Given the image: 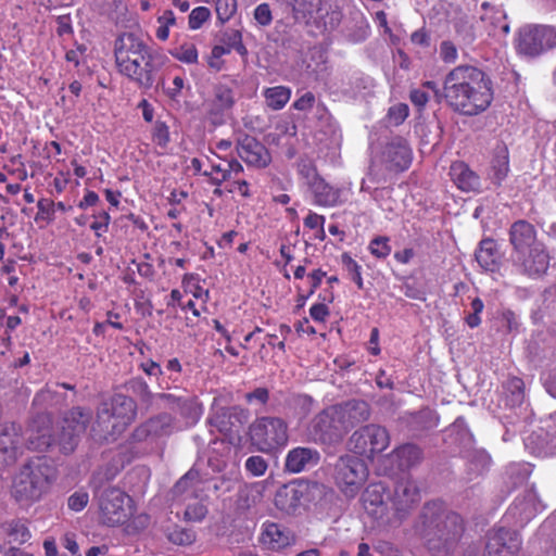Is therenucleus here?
<instances>
[{
  "mask_svg": "<svg viewBox=\"0 0 556 556\" xmlns=\"http://www.w3.org/2000/svg\"><path fill=\"white\" fill-rule=\"evenodd\" d=\"M443 99L459 114L477 115L485 111L493 100L492 81L476 66H456L444 78Z\"/></svg>",
  "mask_w": 556,
  "mask_h": 556,
  "instance_id": "f257e3e1",
  "label": "nucleus"
},
{
  "mask_svg": "<svg viewBox=\"0 0 556 556\" xmlns=\"http://www.w3.org/2000/svg\"><path fill=\"white\" fill-rule=\"evenodd\" d=\"M369 417L370 407L365 401L351 400L331 405L309 420L305 437L308 442L334 446L343 441L351 429L367 421Z\"/></svg>",
  "mask_w": 556,
  "mask_h": 556,
  "instance_id": "f03ea898",
  "label": "nucleus"
},
{
  "mask_svg": "<svg viewBox=\"0 0 556 556\" xmlns=\"http://www.w3.org/2000/svg\"><path fill=\"white\" fill-rule=\"evenodd\" d=\"M419 533L432 553H448L464 533L462 516L440 502H430L422 508Z\"/></svg>",
  "mask_w": 556,
  "mask_h": 556,
  "instance_id": "7ed1b4c3",
  "label": "nucleus"
},
{
  "mask_svg": "<svg viewBox=\"0 0 556 556\" xmlns=\"http://www.w3.org/2000/svg\"><path fill=\"white\" fill-rule=\"evenodd\" d=\"M93 415L90 408L76 406L65 413L62 426L56 437L50 432V419L48 416H39L35 422H40L38 428L29 435V447L37 451H46L52 444L60 445L63 453H72L77 446L80 438L86 433L92 421Z\"/></svg>",
  "mask_w": 556,
  "mask_h": 556,
  "instance_id": "20e7f679",
  "label": "nucleus"
},
{
  "mask_svg": "<svg viewBox=\"0 0 556 556\" xmlns=\"http://www.w3.org/2000/svg\"><path fill=\"white\" fill-rule=\"evenodd\" d=\"M136 415L137 406L130 396L114 394L98 410L91 435L97 441H114L135 420Z\"/></svg>",
  "mask_w": 556,
  "mask_h": 556,
  "instance_id": "39448f33",
  "label": "nucleus"
},
{
  "mask_svg": "<svg viewBox=\"0 0 556 556\" xmlns=\"http://www.w3.org/2000/svg\"><path fill=\"white\" fill-rule=\"evenodd\" d=\"M53 470L43 459L25 464L12 485V496L22 504L38 501L50 484Z\"/></svg>",
  "mask_w": 556,
  "mask_h": 556,
  "instance_id": "423d86ee",
  "label": "nucleus"
},
{
  "mask_svg": "<svg viewBox=\"0 0 556 556\" xmlns=\"http://www.w3.org/2000/svg\"><path fill=\"white\" fill-rule=\"evenodd\" d=\"M368 478V467L364 459L355 454L340 456L333 466V479L337 486L349 497L357 494Z\"/></svg>",
  "mask_w": 556,
  "mask_h": 556,
  "instance_id": "0eeeda50",
  "label": "nucleus"
},
{
  "mask_svg": "<svg viewBox=\"0 0 556 556\" xmlns=\"http://www.w3.org/2000/svg\"><path fill=\"white\" fill-rule=\"evenodd\" d=\"M389 431L376 424H368L356 429L348 440V448L357 456L372 460L390 445Z\"/></svg>",
  "mask_w": 556,
  "mask_h": 556,
  "instance_id": "6e6552de",
  "label": "nucleus"
},
{
  "mask_svg": "<svg viewBox=\"0 0 556 556\" xmlns=\"http://www.w3.org/2000/svg\"><path fill=\"white\" fill-rule=\"evenodd\" d=\"M250 437L258 451L268 453L288 443V425L279 417H261L250 427Z\"/></svg>",
  "mask_w": 556,
  "mask_h": 556,
  "instance_id": "1a4fd4ad",
  "label": "nucleus"
},
{
  "mask_svg": "<svg viewBox=\"0 0 556 556\" xmlns=\"http://www.w3.org/2000/svg\"><path fill=\"white\" fill-rule=\"evenodd\" d=\"M130 497L117 488H109L99 495L100 520L114 527L125 523L131 515Z\"/></svg>",
  "mask_w": 556,
  "mask_h": 556,
  "instance_id": "9d476101",
  "label": "nucleus"
},
{
  "mask_svg": "<svg viewBox=\"0 0 556 556\" xmlns=\"http://www.w3.org/2000/svg\"><path fill=\"white\" fill-rule=\"evenodd\" d=\"M516 47L520 54L536 56L556 47V30L549 26H523L519 29Z\"/></svg>",
  "mask_w": 556,
  "mask_h": 556,
  "instance_id": "9b49d317",
  "label": "nucleus"
},
{
  "mask_svg": "<svg viewBox=\"0 0 556 556\" xmlns=\"http://www.w3.org/2000/svg\"><path fill=\"white\" fill-rule=\"evenodd\" d=\"M141 58L142 60H140V56H137V59H132L117 66V70L140 89L148 90L152 88L155 81L159 66L156 64V56L152 50L141 54Z\"/></svg>",
  "mask_w": 556,
  "mask_h": 556,
  "instance_id": "f8f14e48",
  "label": "nucleus"
},
{
  "mask_svg": "<svg viewBox=\"0 0 556 556\" xmlns=\"http://www.w3.org/2000/svg\"><path fill=\"white\" fill-rule=\"evenodd\" d=\"M142 34L139 30L124 31L114 42V56L116 67L150 51ZM142 60V58H140Z\"/></svg>",
  "mask_w": 556,
  "mask_h": 556,
  "instance_id": "ddd939ff",
  "label": "nucleus"
},
{
  "mask_svg": "<svg viewBox=\"0 0 556 556\" xmlns=\"http://www.w3.org/2000/svg\"><path fill=\"white\" fill-rule=\"evenodd\" d=\"M380 162L389 172H403L412 163V149L402 137H394L381 150Z\"/></svg>",
  "mask_w": 556,
  "mask_h": 556,
  "instance_id": "4468645a",
  "label": "nucleus"
},
{
  "mask_svg": "<svg viewBox=\"0 0 556 556\" xmlns=\"http://www.w3.org/2000/svg\"><path fill=\"white\" fill-rule=\"evenodd\" d=\"M521 546L518 533L506 528L489 531L485 556H517Z\"/></svg>",
  "mask_w": 556,
  "mask_h": 556,
  "instance_id": "2eb2a0df",
  "label": "nucleus"
},
{
  "mask_svg": "<svg viewBox=\"0 0 556 556\" xmlns=\"http://www.w3.org/2000/svg\"><path fill=\"white\" fill-rule=\"evenodd\" d=\"M511 260L520 273L530 277L543 275L549 266V255L544 244L533 247L519 254H511Z\"/></svg>",
  "mask_w": 556,
  "mask_h": 556,
  "instance_id": "dca6fc26",
  "label": "nucleus"
},
{
  "mask_svg": "<svg viewBox=\"0 0 556 556\" xmlns=\"http://www.w3.org/2000/svg\"><path fill=\"white\" fill-rule=\"evenodd\" d=\"M22 444V429L18 425L0 424V468L15 463Z\"/></svg>",
  "mask_w": 556,
  "mask_h": 556,
  "instance_id": "f3484780",
  "label": "nucleus"
},
{
  "mask_svg": "<svg viewBox=\"0 0 556 556\" xmlns=\"http://www.w3.org/2000/svg\"><path fill=\"white\" fill-rule=\"evenodd\" d=\"M237 153L250 166L262 168L270 162V154L266 147L248 135L238 141Z\"/></svg>",
  "mask_w": 556,
  "mask_h": 556,
  "instance_id": "a211bd4d",
  "label": "nucleus"
},
{
  "mask_svg": "<svg viewBox=\"0 0 556 556\" xmlns=\"http://www.w3.org/2000/svg\"><path fill=\"white\" fill-rule=\"evenodd\" d=\"M308 191L313 203L323 207L340 206L346 202V194L342 188L327 182L323 177L318 179Z\"/></svg>",
  "mask_w": 556,
  "mask_h": 556,
  "instance_id": "6ab92c4d",
  "label": "nucleus"
},
{
  "mask_svg": "<svg viewBox=\"0 0 556 556\" xmlns=\"http://www.w3.org/2000/svg\"><path fill=\"white\" fill-rule=\"evenodd\" d=\"M245 421L247 414L238 406L215 408L208 417V424L222 433H230Z\"/></svg>",
  "mask_w": 556,
  "mask_h": 556,
  "instance_id": "aec40b11",
  "label": "nucleus"
},
{
  "mask_svg": "<svg viewBox=\"0 0 556 556\" xmlns=\"http://www.w3.org/2000/svg\"><path fill=\"white\" fill-rule=\"evenodd\" d=\"M362 502L367 514L374 519L381 521L389 520L386 490L382 484L376 483L368 485L362 495Z\"/></svg>",
  "mask_w": 556,
  "mask_h": 556,
  "instance_id": "412c9836",
  "label": "nucleus"
},
{
  "mask_svg": "<svg viewBox=\"0 0 556 556\" xmlns=\"http://www.w3.org/2000/svg\"><path fill=\"white\" fill-rule=\"evenodd\" d=\"M172 425L173 417L169 414H160L138 426L132 432V439L137 442H141L148 439L167 435L172 431Z\"/></svg>",
  "mask_w": 556,
  "mask_h": 556,
  "instance_id": "4be33fe9",
  "label": "nucleus"
},
{
  "mask_svg": "<svg viewBox=\"0 0 556 556\" xmlns=\"http://www.w3.org/2000/svg\"><path fill=\"white\" fill-rule=\"evenodd\" d=\"M420 500L417 482L410 477L399 480L394 488L393 506L397 514L407 511Z\"/></svg>",
  "mask_w": 556,
  "mask_h": 556,
  "instance_id": "5701e85b",
  "label": "nucleus"
},
{
  "mask_svg": "<svg viewBox=\"0 0 556 556\" xmlns=\"http://www.w3.org/2000/svg\"><path fill=\"white\" fill-rule=\"evenodd\" d=\"M509 241L514 247L513 254H519L533 247L543 245L536 240V231L533 225L522 219L510 226Z\"/></svg>",
  "mask_w": 556,
  "mask_h": 556,
  "instance_id": "b1692460",
  "label": "nucleus"
},
{
  "mask_svg": "<svg viewBox=\"0 0 556 556\" xmlns=\"http://www.w3.org/2000/svg\"><path fill=\"white\" fill-rule=\"evenodd\" d=\"M233 104V90L226 84L218 83L213 88L212 98L206 102L207 113L214 122H217L227 111L231 110Z\"/></svg>",
  "mask_w": 556,
  "mask_h": 556,
  "instance_id": "393cba45",
  "label": "nucleus"
},
{
  "mask_svg": "<svg viewBox=\"0 0 556 556\" xmlns=\"http://www.w3.org/2000/svg\"><path fill=\"white\" fill-rule=\"evenodd\" d=\"M265 481H256L242 485L237 493L236 507L240 511H247L263 502L266 491Z\"/></svg>",
  "mask_w": 556,
  "mask_h": 556,
  "instance_id": "a878e982",
  "label": "nucleus"
},
{
  "mask_svg": "<svg viewBox=\"0 0 556 556\" xmlns=\"http://www.w3.org/2000/svg\"><path fill=\"white\" fill-rule=\"evenodd\" d=\"M388 457L396 464L402 471L417 466L424 458L422 450L413 443H405L394 448Z\"/></svg>",
  "mask_w": 556,
  "mask_h": 556,
  "instance_id": "bb28decb",
  "label": "nucleus"
},
{
  "mask_svg": "<svg viewBox=\"0 0 556 556\" xmlns=\"http://www.w3.org/2000/svg\"><path fill=\"white\" fill-rule=\"evenodd\" d=\"M302 497V485L289 483L278 489L274 501L278 509L287 514H293L301 505Z\"/></svg>",
  "mask_w": 556,
  "mask_h": 556,
  "instance_id": "cd10ccee",
  "label": "nucleus"
},
{
  "mask_svg": "<svg viewBox=\"0 0 556 556\" xmlns=\"http://www.w3.org/2000/svg\"><path fill=\"white\" fill-rule=\"evenodd\" d=\"M319 459L318 451L309 447H295L287 455L286 468L290 472H301L309 465H317Z\"/></svg>",
  "mask_w": 556,
  "mask_h": 556,
  "instance_id": "c85d7f7f",
  "label": "nucleus"
},
{
  "mask_svg": "<svg viewBox=\"0 0 556 556\" xmlns=\"http://www.w3.org/2000/svg\"><path fill=\"white\" fill-rule=\"evenodd\" d=\"M450 175L455 185L463 191H476L480 187V178L464 162L451 165Z\"/></svg>",
  "mask_w": 556,
  "mask_h": 556,
  "instance_id": "c756f323",
  "label": "nucleus"
},
{
  "mask_svg": "<svg viewBox=\"0 0 556 556\" xmlns=\"http://www.w3.org/2000/svg\"><path fill=\"white\" fill-rule=\"evenodd\" d=\"M293 541V535L277 523H266L262 532L261 542L273 551H279Z\"/></svg>",
  "mask_w": 556,
  "mask_h": 556,
  "instance_id": "7c9ffc66",
  "label": "nucleus"
},
{
  "mask_svg": "<svg viewBox=\"0 0 556 556\" xmlns=\"http://www.w3.org/2000/svg\"><path fill=\"white\" fill-rule=\"evenodd\" d=\"M476 260L483 269L492 273L497 270L500 265V253L496 242L492 239L482 240L476 251Z\"/></svg>",
  "mask_w": 556,
  "mask_h": 556,
  "instance_id": "2f4dec72",
  "label": "nucleus"
},
{
  "mask_svg": "<svg viewBox=\"0 0 556 556\" xmlns=\"http://www.w3.org/2000/svg\"><path fill=\"white\" fill-rule=\"evenodd\" d=\"M481 8L484 13L480 16L481 21L484 23H489L488 33L489 35H497V31L506 35L509 31V26L506 23V14L505 12L495 7H490L488 2H483Z\"/></svg>",
  "mask_w": 556,
  "mask_h": 556,
  "instance_id": "473e14b6",
  "label": "nucleus"
},
{
  "mask_svg": "<svg viewBox=\"0 0 556 556\" xmlns=\"http://www.w3.org/2000/svg\"><path fill=\"white\" fill-rule=\"evenodd\" d=\"M291 89L286 86L269 87L264 90L266 105L274 111L281 110L289 102Z\"/></svg>",
  "mask_w": 556,
  "mask_h": 556,
  "instance_id": "72a5a7b5",
  "label": "nucleus"
},
{
  "mask_svg": "<svg viewBox=\"0 0 556 556\" xmlns=\"http://www.w3.org/2000/svg\"><path fill=\"white\" fill-rule=\"evenodd\" d=\"M4 531L12 542L18 544L27 542L31 536L26 523L18 519L7 522Z\"/></svg>",
  "mask_w": 556,
  "mask_h": 556,
  "instance_id": "f704fd0d",
  "label": "nucleus"
},
{
  "mask_svg": "<svg viewBox=\"0 0 556 556\" xmlns=\"http://www.w3.org/2000/svg\"><path fill=\"white\" fill-rule=\"evenodd\" d=\"M464 457L469 462L471 470L476 473L486 470L491 463L489 454L483 450H468Z\"/></svg>",
  "mask_w": 556,
  "mask_h": 556,
  "instance_id": "c9c22d12",
  "label": "nucleus"
},
{
  "mask_svg": "<svg viewBox=\"0 0 556 556\" xmlns=\"http://www.w3.org/2000/svg\"><path fill=\"white\" fill-rule=\"evenodd\" d=\"M125 389L130 394L137 396L141 402L149 404L154 395L149 390L146 381L141 378H132L125 383Z\"/></svg>",
  "mask_w": 556,
  "mask_h": 556,
  "instance_id": "e433bc0d",
  "label": "nucleus"
},
{
  "mask_svg": "<svg viewBox=\"0 0 556 556\" xmlns=\"http://www.w3.org/2000/svg\"><path fill=\"white\" fill-rule=\"evenodd\" d=\"M176 412L191 422L197 421L200 417V408L195 400L190 395L182 396Z\"/></svg>",
  "mask_w": 556,
  "mask_h": 556,
  "instance_id": "4c0bfd02",
  "label": "nucleus"
},
{
  "mask_svg": "<svg viewBox=\"0 0 556 556\" xmlns=\"http://www.w3.org/2000/svg\"><path fill=\"white\" fill-rule=\"evenodd\" d=\"M298 173L301 178L304 180L305 186L311 188L313 184H315L321 176L318 174V170L315 164L309 160H301L298 163Z\"/></svg>",
  "mask_w": 556,
  "mask_h": 556,
  "instance_id": "58836bf2",
  "label": "nucleus"
},
{
  "mask_svg": "<svg viewBox=\"0 0 556 556\" xmlns=\"http://www.w3.org/2000/svg\"><path fill=\"white\" fill-rule=\"evenodd\" d=\"M390 239L386 236H377L368 244V250L372 256L379 260L387 258L392 249L390 245Z\"/></svg>",
  "mask_w": 556,
  "mask_h": 556,
  "instance_id": "ea45409f",
  "label": "nucleus"
},
{
  "mask_svg": "<svg viewBox=\"0 0 556 556\" xmlns=\"http://www.w3.org/2000/svg\"><path fill=\"white\" fill-rule=\"evenodd\" d=\"M341 262L350 278L356 283L357 288L359 290L364 289L362 267L357 264V262L353 260L348 253L342 254Z\"/></svg>",
  "mask_w": 556,
  "mask_h": 556,
  "instance_id": "a19ab883",
  "label": "nucleus"
},
{
  "mask_svg": "<svg viewBox=\"0 0 556 556\" xmlns=\"http://www.w3.org/2000/svg\"><path fill=\"white\" fill-rule=\"evenodd\" d=\"M172 55L186 64H195L198 62V50L193 43L185 42L177 47Z\"/></svg>",
  "mask_w": 556,
  "mask_h": 556,
  "instance_id": "79ce46f5",
  "label": "nucleus"
},
{
  "mask_svg": "<svg viewBox=\"0 0 556 556\" xmlns=\"http://www.w3.org/2000/svg\"><path fill=\"white\" fill-rule=\"evenodd\" d=\"M523 381L518 377L509 378L505 383V389L510 392L513 405L521 404L525 397Z\"/></svg>",
  "mask_w": 556,
  "mask_h": 556,
  "instance_id": "37998d69",
  "label": "nucleus"
},
{
  "mask_svg": "<svg viewBox=\"0 0 556 556\" xmlns=\"http://www.w3.org/2000/svg\"><path fill=\"white\" fill-rule=\"evenodd\" d=\"M216 14L217 18L225 23L231 18L237 10L236 0H216Z\"/></svg>",
  "mask_w": 556,
  "mask_h": 556,
  "instance_id": "c03bdc74",
  "label": "nucleus"
},
{
  "mask_svg": "<svg viewBox=\"0 0 556 556\" xmlns=\"http://www.w3.org/2000/svg\"><path fill=\"white\" fill-rule=\"evenodd\" d=\"M245 470L254 477L263 476L267 468L268 464L262 456L255 455L250 456L244 464Z\"/></svg>",
  "mask_w": 556,
  "mask_h": 556,
  "instance_id": "a18cd8bd",
  "label": "nucleus"
},
{
  "mask_svg": "<svg viewBox=\"0 0 556 556\" xmlns=\"http://www.w3.org/2000/svg\"><path fill=\"white\" fill-rule=\"evenodd\" d=\"M207 515V507L202 503L190 504L186 507L184 516L187 521L199 522Z\"/></svg>",
  "mask_w": 556,
  "mask_h": 556,
  "instance_id": "49530a36",
  "label": "nucleus"
},
{
  "mask_svg": "<svg viewBox=\"0 0 556 556\" xmlns=\"http://www.w3.org/2000/svg\"><path fill=\"white\" fill-rule=\"evenodd\" d=\"M211 16V11L206 7H198L189 14V27L199 29Z\"/></svg>",
  "mask_w": 556,
  "mask_h": 556,
  "instance_id": "de8ad7c7",
  "label": "nucleus"
},
{
  "mask_svg": "<svg viewBox=\"0 0 556 556\" xmlns=\"http://www.w3.org/2000/svg\"><path fill=\"white\" fill-rule=\"evenodd\" d=\"M408 116V106L404 103H399L393 106H391L388 111V119L389 123L399 126L401 125L406 117Z\"/></svg>",
  "mask_w": 556,
  "mask_h": 556,
  "instance_id": "09e8293b",
  "label": "nucleus"
},
{
  "mask_svg": "<svg viewBox=\"0 0 556 556\" xmlns=\"http://www.w3.org/2000/svg\"><path fill=\"white\" fill-rule=\"evenodd\" d=\"M508 161L506 156L496 157L492 163V179L495 184L500 185L507 176Z\"/></svg>",
  "mask_w": 556,
  "mask_h": 556,
  "instance_id": "8fccbe9b",
  "label": "nucleus"
},
{
  "mask_svg": "<svg viewBox=\"0 0 556 556\" xmlns=\"http://www.w3.org/2000/svg\"><path fill=\"white\" fill-rule=\"evenodd\" d=\"M203 175L210 176L212 178V182L216 186H219L223 181L229 179V175L227 174L226 169V163H212L211 170L204 172Z\"/></svg>",
  "mask_w": 556,
  "mask_h": 556,
  "instance_id": "3c124183",
  "label": "nucleus"
},
{
  "mask_svg": "<svg viewBox=\"0 0 556 556\" xmlns=\"http://www.w3.org/2000/svg\"><path fill=\"white\" fill-rule=\"evenodd\" d=\"M168 540L178 545H189L194 541V533L187 529L176 528L169 532Z\"/></svg>",
  "mask_w": 556,
  "mask_h": 556,
  "instance_id": "603ef678",
  "label": "nucleus"
},
{
  "mask_svg": "<svg viewBox=\"0 0 556 556\" xmlns=\"http://www.w3.org/2000/svg\"><path fill=\"white\" fill-rule=\"evenodd\" d=\"M38 212L35 217V220L38 222L40 219L46 222H51L53 219L54 213V202L48 199H41L37 203Z\"/></svg>",
  "mask_w": 556,
  "mask_h": 556,
  "instance_id": "864d4df0",
  "label": "nucleus"
},
{
  "mask_svg": "<svg viewBox=\"0 0 556 556\" xmlns=\"http://www.w3.org/2000/svg\"><path fill=\"white\" fill-rule=\"evenodd\" d=\"M254 20L258 25L265 27L271 24L273 14L268 3H261L254 9Z\"/></svg>",
  "mask_w": 556,
  "mask_h": 556,
  "instance_id": "5fc2aeb1",
  "label": "nucleus"
},
{
  "mask_svg": "<svg viewBox=\"0 0 556 556\" xmlns=\"http://www.w3.org/2000/svg\"><path fill=\"white\" fill-rule=\"evenodd\" d=\"M471 313L466 317V323L470 328H476L480 325V314L483 311L484 304L481 299L475 298L471 303Z\"/></svg>",
  "mask_w": 556,
  "mask_h": 556,
  "instance_id": "6e6d98bb",
  "label": "nucleus"
},
{
  "mask_svg": "<svg viewBox=\"0 0 556 556\" xmlns=\"http://www.w3.org/2000/svg\"><path fill=\"white\" fill-rule=\"evenodd\" d=\"M228 53L229 49H225L224 46H215L212 49L211 55L207 59L208 66L215 71H220L224 65L222 56Z\"/></svg>",
  "mask_w": 556,
  "mask_h": 556,
  "instance_id": "4d7b16f0",
  "label": "nucleus"
},
{
  "mask_svg": "<svg viewBox=\"0 0 556 556\" xmlns=\"http://www.w3.org/2000/svg\"><path fill=\"white\" fill-rule=\"evenodd\" d=\"M456 33L462 38V40L467 45L473 42V40L477 37L473 26L464 20H460L456 24Z\"/></svg>",
  "mask_w": 556,
  "mask_h": 556,
  "instance_id": "13d9d810",
  "label": "nucleus"
},
{
  "mask_svg": "<svg viewBox=\"0 0 556 556\" xmlns=\"http://www.w3.org/2000/svg\"><path fill=\"white\" fill-rule=\"evenodd\" d=\"M89 503V495L87 492L78 491L73 493L67 501L68 508L73 511L83 510Z\"/></svg>",
  "mask_w": 556,
  "mask_h": 556,
  "instance_id": "bf43d9fd",
  "label": "nucleus"
},
{
  "mask_svg": "<svg viewBox=\"0 0 556 556\" xmlns=\"http://www.w3.org/2000/svg\"><path fill=\"white\" fill-rule=\"evenodd\" d=\"M248 404L265 405L269 401V391L267 388H256L252 392L245 394Z\"/></svg>",
  "mask_w": 556,
  "mask_h": 556,
  "instance_id": "052dcab7",
  "label": "nucleus"
},
{
  "mask_svg": "<svg viewBox=\"0 0 556 556\" xmlns=\"http://www.w3.org/2000/svg\"><path fill=\"white\" fill-rule=\"evenodd\" d=\"M153 141L161 148H165L169 142V130L165 123L157 122L153 130Z\"/></svg>",
  "mask_w": 556,
  "mask_h": 556,
  "instance_id": "680f3d73",
  "label": "nucleus"
},
{
  "mask_svg": "<svg viewBox=\"0 0 556 556\" xmlns=\"http://www.w3.org/2000/svg\"><path fill=\"white\" fill-rule=\"evenodd\" d=\"M94 217L96 220L90 225V228L94 230L97 237H100L103 232L108 231L111 217L105 211Z\"/></svg>",
  "mask_w": 556,
  "mask_h": 556,
  "instance_id": "e2e57ef3",
  "label": "nucleus"
},
{
  "mask_svg": "<svg viewBox=\"0 0 556 556\" xmlns=\"http://www.w3.org/2000/svg\"><path fill=\"white\" fill-rule=\"evenodd\" d=\"M440 56L445 63H453L457 59V49L451 41H443L440 45Z\"/></svg>",
  "mask_w": 556,
  "mask_h": 556,
  "instance_id": "0e129e2a",
  "label": "nucleus"
},
{
  "mask_svg": "<svg viewBox=\"0 0 556 556\" xmlns=\"http://www.w3.org/2000/svg\"><path fill=\"white\" fill-rule=\"evenodd\" d=\"M46 402H49L52 404L53 403L58 404L59 403L58 391L52 389L51 387H47L46 389L38 392L34 397L35 404L46 403Z\"/></svg>",
  "mask_w": 556,
  "mask_h": 556,
  "instance_id": "69168bd1",
  "label": "nucleus"
},
{
  "mask_svg": "<svg viewBox=\"0 0 556 556\" xmlns=\"http://www.w3.org/2000/svg\"><path fill=\"white\" fill-rule=\"evenodd\" d=\"M315 96L313 92L307 91L293 103V108L298 111H308L314 106Z\"/></svg>",
  "mask_w": 556,
  "mask_h": 556,
  "instance_id": "338daca9",
  "label": "nucleus"
},
{
  "mask_svg": "<svg viewBox=\"0 0 556 556\" xmlns=\"http://www.w3.org/2000/svg\"><path fill=\"white\" fill-rule=\"evenodd\" d=\"M324 224L325 217L314 212H309V214L304 218V226L309 229L319 228L320 232L324 235Z\"/></svg>",
  "mask_w": 556,
  "mask_h": 556,
  "instance_id": "774afa93",
  "label": "nucleus"
}]
</instances>
